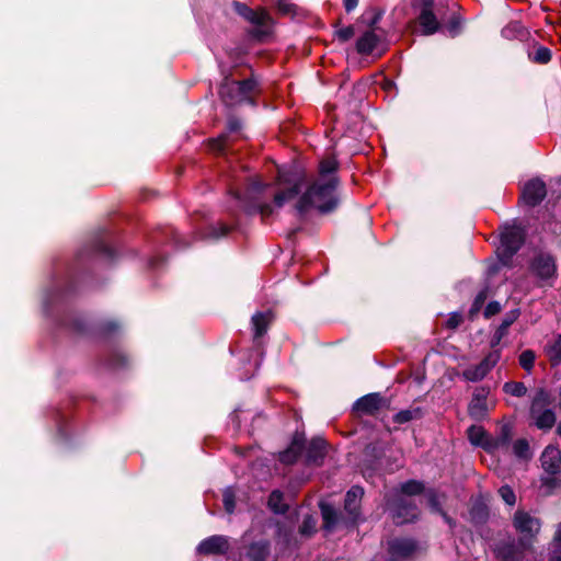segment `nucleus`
I'll use <instances>...</instances> for the list:
<instances>
[{
    "mask_svg": "<svg viewBox=\"0 0 561 561\" xmlns=\"http://www.w3.org/2000/svg\"><path fill=\"white\" fill-rule=\"evenodd\" d=\"M340 182L339 176H330L325 182L320 180L311 182L294 205L298 218L304 220L311 209H316L321 216L336 211L341 205V198L336 192Z\"/></svg>",
    "mask_w": 561,
    "mask_h": 561,
    "instance_id": "nucleus-1",
    "label": "nucleus"
},
{
    "mask_svg": "<svg viewBox=\"0 0 561 561\" xmlns=\"http://www.w3.org/2000/svg\"><path fill=\"white\" fill-rule=\"evenodd\" d=\"M328 454V443L321 436H314L309 442L305 432L296 431L288 446L278 453L277 460L285 466L295 465L304 456L307 467H321Z\"/></svg>",
    "mask_w": 561,
    "mask_h": 561,
    "instance_id": "nucleus-2",
    "label": "nucleus"
},
{
    "mask_svg": "<svg viewBox=\"0 0 561 561\" xmlns=\"http://www.w3.org/2000/svg\"><path fill=\"white\" fill-rule=\"evenodd\" d=\"M57 321L59 327L72 333L93 335L101 339H108L121 329V324L116 320H102L90 327L82 316L72 311L65 313Z\"/></svg>",
    "mask_w": 561,
    "mask_h": 561,
    "instance_id": "nucleus-3",
    "label": "nucleus"
},
{
    "mask_svg": "<svg viewBox=\"0 0 561 561\" xmlns=\"http://www.w3.org/2000/svg\"><path fill=\"white\" fill-rule=\"evenodd\" d=\"M232 8L238 15L253 25L245 31L250 39L256 43H265L272 36L273 19L265 9L254 10L237 0L232 2Z\"/></svg>",
    "mask_w": 561,
    "mask_h": 561,
    "instance_id": "nucleus-4",
    "label": "nucleus"
},
{
    "mask_svg": "<svg viewBox=\"0 0 561 561\" xmlns=\"http://www.w3.org/2000/svg\"><path fill=\"white\" fill-rule=\"evenodd\" d=\"M526 242V230L522 226H505L500 233V244L495 253L499 263L505 267L513 266V259Z\"/></svg>",
    "mask_w": 561,
    "mask_h": 561,
    "instance_id": "nucleus-5",
    "label": "nucleus"
},
{
    "mask_svg": "<svg viewBox=\"0 0 561 561\" xmlns=\"http://www.w3.org/2000/svg\"><path fill=\"white\" fill-rule=\"evenodd\" d=\"M528 270L540 287H553L558 277V264L553 254L539 252L533 256Z\"/></svg>",
    "mask_w": 561,
    "mask_h": 561,
    "instance_id": "nucleus-6",
    "label": "nucleus"
},
{
    "mask_svg": "<svg viewBox=\"0 0 561 561\" xmlns=\"http://www.w3.org/2000/svg\"><path fill=\"white\" fill-rule=\"evenodd\" d=\"M387 510L396 525L415 523L420 517V508L415 501L402 495L388 499Z\"/></svg>",
    "mask_w": 561,
    "mask_h": 561,
    "instance_id": "nucleus-7",
    "label": "nucleus"
},
{
    "mask_svg": "<svg viewBox=\"0 0 561 561\" xmlns=\"http://www.w3.org/2000/svg\"><path fill=\"white\" fill-rule=\"evenodd\" d=\"M411 7L419 11L417 23L422 35L431 36L442 31L443 26L434 12L435 0H411Z\"/></svg>",
    "mask_w": 561,
    "mask_h": 561,
    "instance_id": "nucleus-8",
    "label": "nucleus"
},
{
    "mask_svg": "<svg viewBox=\"0 0 561 561\" xmlns=\"http://www.w3.org/2000/svg\"><path fill=\"white\" fill-rule=\"evenodd\" d=\"M531 547H524L520 540L511 535L497 539L493 546L492 551L497 561H523L525 552Z\"/></svg>",
    "mask_w": 561,
    "mask_h": 561,
    "instance_id": "nucleus-9",
    "label": "nucleus"
},
{
    "mask_svg": "<svg viewBox=\"0 0 561 561\" xmlns=\"http://www.w3.org/2000/svg\"><path fill=\"white\" fill-rule=\"evenodd\" d=\"M363 496L364 489L360 485L351 486L344 496L343 510L346 516L343 519V525L347 528L355 527L365 520L362 516Z\"/></svg>",
    "mask_w": 561,
    "mask_h": 561,
    "instance_id": "nucleus-10",
    "label": "nucleus"
},
{
    "mask_svg": "<svg viewBox=\"0 0 561 561\" xmlns=\"http://www.w3.org/2000/svg\"><path fill=\"white\" fill-rule=\"evenodd\" d=\"M513 526L520 535L519 540L524 547H533L534 540L540 530L539 519L525 511H516L513 517Z\"/></svg>",
    "mask_w": 561,
    "mask_h": 561,
    "instance_id": "nucleus-11",
    "label": "nucleus"
},
{
    "mask_svg": "<svg viewBox=\"0 0 561 561\" xmlns=\"http://www.w3.org/2000/svg\"><path fill=\"white\" fill-rule=\"evenodd\" d=\"M271 553V543L265 539L238 547L231 553L232 561H266Z\"/></svg>",
    "mask_w": 561,
    "mask_h": 561,
    "instance_id": "nucleus-12",
    "label": "nucleus"
},
{
    "mask_svg": "<svg viewBox=\"0 0 561 561\" xmlns=\"http://www.w3.org/2000/svg\"><path fill=\"white\" fill-rule=\"evenodd\" d=\"M390 400L380 392H370L358 398L353 404V411L358 415L374 416L380 410L389 408Z\"/></svg>",
    "mask_w": 561,
    "mask_h": 561,
    "instance_id": "nucleus-13",
    "label": "nucleus"
},
{
    "mask_svg": "<svg viewBox=\"0 0 561 561\" xmlns=\"http://www.w3.org/2000/svg\"><path fill=\"white\" fill-rule=\"evenodd\" d=\"M547 197V185L540 178L528 180L520 192L519 203L535 208Z\"/></svg>",
    "mask_w": 561,
    "mask_h": 561,
    "instance_id": "nucleus-14",
    "label": "nucleus"
},
{
    "mask_svg": "<svg viewBox=\"0 0 561 561\" xmlns=\"http://www.w3.org/2000/svg\"><path fill=\"white\" fill-rule=\"evenodd\" d=\"M110 233L102 231L89 245L81 249L78 253V261H82L85 256L104 255L108 260L113 261L116 256L115 250L108 244Z\"/></svg>",
    "mask_w": 561,
    "mask_h": 561,
    "instance_id": "nucleus-15",
    "label": "nucleus"
},
{
    "mask_svg": "<svg viewBox=\"0 0 561 561\" xmlns=\"http://www.w3.org/2000/svg\"><path fill=\"white\" fill-rule=\"evenodd\" d=\"M501 358V351H491L478 365L470 366L463 370L462 376L466 380L477 382L482 380Z\"/></svg>",
    "mask_w": 561,
    "mask_h": 561,
    "instance_id": "nucleus-16",
    "label": "nucleus"
},
{
    "mask_svg": "<svg viewBox=\"0 0 561 561\" xmlns=\"http://www.w3.org/2000/svg\"><path fill=\"white\" fill-rule=\"evenodd\" d=\"M230 548L229 539L224 535H213L203 539L196 547L199 556H225Z\"/></svg>",
    "mask_w": 561,
    "mask_h": 561,
    "instance_id": "nucleus-17",
    "label": "nucleus"
},
{
    "mask_svg": "<svg viewBox=\"0 0 561 561\" xmlns=\"http://www.w3.org/2000/svg\"><path fill=\"white\" fill-rule=\"evenodd\" d=\"M220 73L224 77L218 89V94L221 101L229 106L241 104L242 101L238 93V88L232 79L233 72L231 70H227L225 66L220 65Z\"/></svg>",
    "mask_w": 561,
    "mask_h": 561,
    "instance_id": "nucleus-18",
    "label": "nucleus"
},
{
    "mask_svg": "<svg viewBox=\"0 0 561 561\" xmlns=\"http://www.w3.org/2000/svg\"><path fill=\"white\" fill-rule=\"evenodd\" d=\"M242 128V122L237 116H229L227 121V133L220 134L216 138L208 140L209 149L218 154H224L227 150L229 134L238 133Z\"/></svg>",
    "mask_w": 561,
    "mask_h": 561,
    "instance_id": "nucleus-19",
    "label": "nucleus"
},
{
    "mask_svg": "<svg viewBox=\"0 0 561 561\" xmlns=\"http://www.w3.org/2000/svg\"><path fill=\"white\" fill-rule=\"evenodd\" d=\"M234 197L241 202L243 211L250 217L260 215L265 222L266 218L273 215V207L267 203H260L259 198L243 197L239 193L234 194Z\"/></svg>",
    "mask_w": 561,
    "mask_h": 561,
    "instance_id": "nucleus-20",
    "label": "nucleus"
},
{
    "mask_svg": "<svg viewBox=\"0 0 561 561\" xmlns=\"http://www.w3.org/2000/svg\"><path fill=\"white\" fill-rule=\"evenodd\" d=\"M76 289V280L71 278L64 286L55 287L48 291L44 300L46 311L49 312L55 305L64 302L69 296L75 294Z\"/></svg>",
    "mask_w": 561,
    "mask_h": 561,
    "instance_id": "nucleus-21",
    "label": "nucleus"
},
{
    "mask_svg": "<svg viewBox=\"0 0 561 561\" xmlns=\"http://www.w3.org/2000/svg\"><path fill=\"white\" fill-rule=\"evenodd\" d=\"M540 460L545 472L549 476L561 473V449L558 447L547 446L541 454Z\"/></svg>",
    "mask_w": 561,
    "mask_h": 561,
    "instance_id": "nucleus-22",
    "label": "nucleus"
},
{
    "mask_svg": "<svg viewBox=\"0 0 561 561\" xmlns=\"http://www.w3.org/2000/svg\"><path fill=\"white\" fill-rule=\"evenodd\" d=\"M319 508L322 516V528L328 533H332L339 524H343V516L332 504L321 501Z\"/></svg>",
    "mask_w": 561,
    "mask_h": 561,
    "instance_id": "nucleus-23",
    "label": "nucleus"
},
{
    "mask_svg": "<svg viewBox=\"0 0 561 561\" xmlns=\"http://www.w3.org/2000/svg\"><path fill=\"white\" fill-rule=\"evenodd\" d=\"M273 322V313L271 311L255 312L251 318L253 329V342L260 344L261 339L267 333Z\"/></svg>",
    "mask_w": 561,
    "mask_h": 561,
    "instance_id": "nucleus-24",
    "label": "nucleus"
},
{
    "mask_svg": "<svg viewBox=\"0 0 561 561\" xmlns=\"http://www.w3.org/2000/svg\"><path fill=\"white\" fill-rule=\"evenodd\" d=\"M513 437V427L511 424L505 423L502 424L499 433L495 436L490 435V440L488 447L490 449V454H494L495 451L508 448Z\"/></svg>",
    "mask_w": 561,
    "mask_h": 561,
    "instance_id": "nucleus-25",
    "label": "nucleus"
},
{
    "mask_svg": "<svg viewBox=\"0 0 561 561\" xmlns=\"http://www.w3.org/2000/svg\"><path fill=\"white\" fill-rule=\"evenodd\" d=\"M519 316L520 310L518 308L512 309L505 313L501 324L497 327L490 341L491 348L497 350L496 347L501 343L502 339L506 336L508 328L518 319Z\"/></svg>",
    "mask_w": 561,
    "mask_h": 561,
    "instance_id": "nucleus-26",
    "label": "nucleus"
},
{
    "mask_svg": "<svg viewBox=\"0 0 561 561\" xmlns=\"http://www.w3.org/2000/svg\"><path fill=\"white\" fill-rule=\"evenodd\" d=\"M490 518V510L483 499L474 500L469 507V520L474 526L486 524Z\"/></svg>",
    "mask_w": 561,
    "mask_h": 561,
    "instance_id": "nucleus-27",
    "label": "nucleus"
},
{
    "mask_svg": "<svg viewBox=\"0 0 561 561\" xmlns=\"http://www.w3.org/2000/svg\"><path fill=\"white\" fill-rule=\"evenodd\" d=\"M381 38L374 31H365L362 36L356 41V51L362 56L371 55L374 49L378 46Z\"/></svg>",
    "mask_w": 561,
    "mask_h": 561,
    "instance_id": "nucleus-28",
    "label": "nucleus"
},
{
    "mask_svg": "<svg viewBox=\"0 0 561 561\" xmlns=\"http://www.w3.org/2000/svg\"><path fill=\"white\" fill-rule=\"evenodd\" d=\"M468 415L474 421H483L488 417L486 396L474 393L468 404Z\"/></svg>",
    "mask_w": 561,
    "mask_h": 561,
    "instance_id": "nucleus-29",
    "label": "nucleus"
},
{
    "mask_svg": "<svg viewBox=\"0 0 561 561\" xmlns=\"http://www.w3.org/2000/svg\"><path fill=\"white\" fill-rule=\"evenodd\" d=\"M467 438L472 446L480 447L488 454H490V449L488 447L490 440V434L484 430L481 425H470L467 431Z\"/></svg>",
    "mask_w": 561,
    "mask_h": 561,
    "instance_id": "nucleus-30",
    "label": "nucleus"
},
{
    "mask_svg": "<svg viewBox=\"0 0 561 561\" xmlns=\"http://www.w3.org/2000/svg\"><path fill=\"white\" fill-rule=\"evenodd\" d=\"M153 238L157 242H170L179 250L188 247V243L184 241L173 227L168 226L159 229Z\"/></svg>",
    "mask_w": 561,
    "mask_h": 561,
    "instance_id": "nucleus-31",
    "label": "nucleus"
},
{
    "mask_svg": "<svg viewBox=\"0 0 561 561\" xmlns=\"http://www.w3.org/2000/svg\"><path fill=\"white\" fill-rule=\"evenodd\" d=\"M389 550L393 556L401 558L410 557L416 550V542L413 539H396L390 546Z\"/></svg>",
    "mask_w": 561,
    "mask_h": 561,
    "instance_id": "nucleus-32",
    "label": "nucleus"
},
{
    "mask_svg": "<svg viewBox=\"0 0 561 561\" xmlns=\"http://www.w3.org/2000/svg\"><path fill=\"white\" fill-rule=\"evenodd\" d=\"M277 181L282 185L291 186L299 183V187H304L306 184V174L295 168L288 171L278 170Z\"/></svg>",
    "mask_w": 561,
    "mask_h": 561,
    "instance_id": "nucleus-33",
    "label": "nucleus"
},
{
    "mask_svg": "<svg viewBox=\"0 0 561 561\" xmlns=\"http://www.w3.org/2000/svg\"><path fill=\"white\" fill-rule=\"evenodd\" d=\"M266 505L276 515H285L289 511V505L284 502V493L278 489L270 493Z\"/></svg>",
    "mask_w": 561,
    "mask_h": 561,
    "instance_id": "nucleus-34",
    "label": "nucleus"
},
{
    "mask_svg": "<svg viewBox=\"0 0 561 561\" xmlns=\"http://www.w3.org/2000/svg\"><path fill=\"white\" fill-rule=\"evenodd\" d=\"M232 229L231 226L221 221L216 225H209L203 232V239L218 241L220 238L227 237Z\"/></svg>",
    "mask_w": 561,
    "mask_h": 561,
    "instance_id": "nucleus-35",
    "label": "nucleus"
},
{
    "mask_svg": "<svg viewBox=\"0 0 561 561\" xmlns=\"http://www.w3.org/2000/svg\"><path fill=\"white\" fill-rule=\"evenodd\" d=\"M425 415V410L421 407H411L405 410H401L392 416L396 424H405L413 420H421Z\"/></svg>",
    "mask_w": 561,
    "mask_h": 561,
    "instance_id": "nucleus-36",
    "label": "nucleus"
},
{
    "mask_svg": "<svg viewBox=\"0 0 561 561\" xmlns=\"http://www.w3.org/2000/svg\"><path fill=\"white\" fill-rule=\"evenodd\" d=\"M105 363L112 369H125L129 367L130 359L125 352L114 348L107 355Z\"/></svg>",
    "mask_w": 561,
    "mask_h": 561,
    "instance_id": "nucleus-37",
    "label": "nucleus"
},
{
    "mask_svg": "<svg viewBox=\"0 0 561 561\" xmlns=\"http://www.w3.org/2000/svg\"><path fill=\"white\" fill-rule=\"evenodd\" d=\"M302 187H299V183H296L291 186H286L285 188L278 191L273 198V202L276 207L280 208L284 206L286 202H289L297 196H300Z\"/></svg>",
    "mask_w": 561,
    "mask_h": 561,
    "instance_id": "nucleus-38",
    "label": "nucleus"
},
{
    "mask_svg": "<svg viewBox=\"0 0 561 561\" xmlns=\"http://www.w3.org/2000/svg\"><path fill=\"white\" fill-rule=\"evenodd\" d=\"M465 22L466 20L460 13L453 12L449 19L447 20L446 24L444 25L447 35L450 38L458 37L463 31Z\"/></svg>",
    "mask_w": 561,
    "mask_h": 561,
    "instance_id": "nucleus-39",
    "label": "nucleus"
},
{
    "mask_svg": "<svg viewBox=\"0 0 561 561\" xmlns=\"http://www.w3.org/2000/svg\"><path fill=\"white\" fill-rule=\"evenodd\" d=\"M528 58L534 64L546 65L552 58V51L550 48L535 44L534 49L528 51Z\"/></svg>",
    "mask_w": 561,
    "mask_h": 561,
    "instance_id": "nucleus-40",
    "label": "nucleus"
},
{
    "mask_svg": "<svg viewBox=\"0 0 561 561\" xmlns=\"http://www.w3.org/2000/svg\"><path fill=\"white\" fill-rule=\"evenodd\" d=\"M535 424L539 430H551L556 424V413L551 409L540 410L535 416Z\"/></svg>",
    "mask_w": 561,
    "mask_h": 561,
    "instance_id": "nucleus-41",
    "label": "nucleus"
},
{
    "mask_svg": "<svg viewBox=\"0 0 561 561\" xmlns=\"http://www.w3.org/2000/svg\"><path fill=\"white\" fill-rule=\"evenodd\" d=\"M550 394L543 388H540L536 391V394L531 401L529 413L530 416H535L540 412L545 407L550 404Z\"/></svg>",
    "mask_w": 561,
    "mask_h": 561,
    "instance_id": "nucleus-42",
    "label": "nucleus"
},
{
    "mask_svg": "<svg viewBox=\"0 0 561 561\" xmlns=\"http://www.w3.org/2000/svg\"><path fill=\"white\" fill-rule=\"evenodd\" d=\"M424 490H425V485L422 481L411 479V480L403 482L400 485V494L399 495L410 499L411 496L422 494L424 492Z\"/></svg>",
    "mask_w": 561,
    "mask_h": 561,
    "instance_id": "nucleus-43",
    "label": "nucleus"
},
{
    "mask_svg": "<svg viewBox=\"0 0 561 561\" xmlns=\"http://www.w3.org/2000/svg\"><path fill=\"white\" fill-rule=\"evenodd\" d=\"M340 169V162L335 156H330L322 159L319 163V174L321 178L335 176L334 173Z\"/></svg>",
    "mask_w": 561,
    "mask_h": 561,
    "instance_id": "nucleus-44",
    "label": "nucleus"
},
{
    "mask_svg": "<svg viewBox=\"0 0 561 561\" xmlns=\"http://www.w3.org/2000/svg\"><path fill=\"white\" fill-rule=\"evenodd\" d=\"M234 83L238 88V93L241 100L247 98L249 94H252L259 87V82L253 75L243 80H234Z\"/></svg>",
    "mask_w": 561,
    "mask_h": 561,
    "instance_id": "nucleus-45",
    "label": "nucleus"
},
{
    "mask_svg": "<svg viewBox=\"0 0 561 561\" xmlns=\"http://www.w3.org/2000/svg\"><path fill=\"white\" fill-rule=\"evenodd\" d=\"M547 356L551 366L556 367L561 364V334H559L551 345L546 348Z\"/></svg>",
    "mask_w": 561,
    "mask_h": 561,
    "instance_id": "nucleus-46",
    "label": "nucleus"
},
{
    "mask_svg": "<svg viewBox=\"0 0 561 561\" xmlns=\"http://www.w3.org/2000/svg\"><path fill=\"white\" fill-rule=\"evenodd\" d=\"M226 55L229 58V60L232 62V66L230 68H227V67H225V68L227 70H231L233 72V69L243 65V58L247 55V50L243 47L238 46V47L226 49Z\"/></svg>",
    "mask_w": 561,
    "mask_h": 561,
    "instance_id": "nucleus-47",
    "label": "nucleus"
},
{
    "mask_svg": "<svg viewBox=\"0 0 561 561\" xmlns=\"http://www.w3.org/2000/svg\"><path fill=\"white\" fill-rule=\"evenodd\" d=\"M267 187V184L263 183L262 181L260 180H252L244 193H243V197H250V198H259L260 199V196L263 194V192L265 191V188Z\"/></svg>",
    "mask_w": 561,
    "mask_h": 561,
    "instance_id": "nucleus-48",
    "label": "nucleus"
},
{
    "mask_svg": "<svg viewBox=\"0 0 561 561\" xmlns=\"http://www.w3.org/2000/svg\"><path fill=\"white\" fill-rule=\"evenodd\" d=\"M488 295H489V287L488 286H484L481 290H479V293L476 295L473 301H472V305L470 307V310H469V318H473L474 314H477L482 306L484 305L486 298H488Z\"/></svg>",
    "mask_w": 561,
    "mask_h": 561,
    "instance_id": "nucleus-49",
    "label": "nucleus"
},
{
    "mask_svg": "<svg viewBox=\"0 0 561 561\" xmlns=\"http://www.w3.org/2000/svg\"><path fill=\"white\" fill-rule=\"evenodd\" d=\"M503 391L513 397L522 398L526 394L527 388L522 381H507L503 386Z\"/></svg>",
    "mask_w": 561,
    "mask_h": 561,
    "instance_id": "nucleus-50",
    "label": "nucleus"
},
{
    "mask_svg": "<svg viewBox=\"0 0 561 561\" xmlns=\"http://www.w3.org/2000/svg\"><path fill=\"white\" fill-rule=\"evenodd\" d=\"M317 522L312 515H306L302 519L301 525L299 526V534L304 537L310 538L317 531L316 529Z\"/></svg>",
    "mask_w": 561,
    "mask_h": 561,
    "instance_id": "nucleus-51",
    "label": "nucleus"
},
{
    "mask_svg": "<svg viewBox=\"0 0 561 561\" xmlns=\"http://www.w3.org/2000/svg\"><path fill=\"white\" fill-rule=\"evenodd\" d=\"M513 451L516 457L520 459H528L530 457L528 440L526 438L517 439L513 445Z\"/></svg>",
    "mask_w": 561,
    "mask_h": 561,
    "instance_id": "nucleus-52",
    "label": "nucleus"
},
{
    "mask_svg": "<svg viewBox=\"0 0 561 561\" xmlns=\"http://www.w3.org/2000/svg\"><path fill=\"white\" fill-rule=\"evenodd\" d=\"M536 355L531 350H525L519 355V365L526 370L530 371L535 365Z\"/></svg>",
    "mask_w": 561,
    "mask_h": 561,
    "instance_id": "nucleus-53",
    "label": "nucleus"
},
{
    "mask_svg": "<svg viewBox=\"0 0 561 561\" xmlns=\"http://www.w3.org/2000/svg\"><path fill=\"white\" fill-rule=\"evenodd\" d=\"M222 503L225 511L228 514H232L236 508V494L232 489L227 488L222 493Z\"/></svg>",
    "mask_w": 561,
    "mask_h": 561,
    "instance_id": "nucleus-54",
    "label": "nucleus"
},
{
    "mask_svg": "<svg viewBox=\"0 0 561 561\" xmlns=\"http://www.w3.org/2000/svg\"><path fill=\"white\" fill-rule=\"evenodd\" d=\"M371 16L366 22L367 26L369 27V31H376L378 28V23L381 21L385 10L380 8H371L370 9Z\"/></svg>",
    "mask_w": 561,
    "mask_h": 561,
    "instance_id": "nucleus-55",
    "label": "nucleus"
},
{
    "mask_svg": "<svg viewBox=\"0 0 561 561\" xmlns=\"http://www.w3.org/2000/svg\"><path fill=\"white\" fill-rule=\"evenodd\" d=\"M499 495L501 496V499L510 506H513L515 505L516 503V495H515V492L514 490L505 484V485H502L500 489H499Z\"/></svg>",
    "mask_w": 561,
    "mask_h": 561,
    "instance_id": "nucleus-56",
    "label": "nucleus"
},
{
    "mask_svg": "<svg viewBox=\"0 0 561 561\" xmlns=\"http://www.w3.org/2000/svg\"><path fill=\"white\" fill-rule=\"evenodd\" d=\"M297 5L295 3L287 2L285 0L276 1V9L282 15H295L297 12Z\"/></svg>",
    "mask_w": 561,
    "mask_h": 561,
    "instance_id": "nucleus-57",
    "label": "nucleus"
},
{
    "mask_svg": "<svg viewBox=\"0 0 561 561\" xmlns=\"http://www.w3.org/2000/svg\"><path fill=\"white\" fill-rule=\"evenodd\" d=\"M355 35V27L353 25H348L335 31V36L341 43L348 42Z\"/></svg>",
    "mask_w": 561,
    "mask_h": 561,
    "instance_id": "nucleus-58",
    "label": "nucleus"
},
{
    "mask_svg": "<svg viewBox=\"0 0 561 561\" xmlns=\"http://www.w3.org/2000/svg\"><path fill=\"white\" fill-rule=\"evenodd\" d=\"M427 502H428V506L430 508L435 512V513H440L443 512V507L440 505V502H439V499L437 496V493L434 491V490H430L428 493H427Z\"/></svg>",
    "mask_w": 561,
    "mask_h": 561,
    "instance_id": "nucleus-59",
    "label": "nucleus"
},
{
    "mask_svg": "<svg viewBox=\"0 0 561 561\" xmlns=\"http://www.w3.org/2000/svg\"><path fill=\"white\" fill-rule=\"evenodd\" d=\"M501 304L496 300L490 301L484 308L483 316L485 319H490L491 317L497 314L501 311Z\"/></svg>",
    "mask_w": 561,
    "mask_h": 561,
    "instance_id": "nucleus-60",
    "label": "nucleus"
},
{
    "mask_svg": "<svg viewBox=\"0 0 561 561\" xmlns=\"http://www.w3.org/2000/svg\"><path fill=\"white\" fill-rule=\"evenodd\" d=\"M462 316L458 312H453L446 321L445 327L450 330L457 329L462 322Z\"/></svg>",
    "mask_w": 561,
    "mask_h": 561,
    "instance_id": "nucleus-61",
    "label": "nucleus"
},
{
    "mask_svg": "<svg viewBox=\"0 0 561 561\" xmlns=\"http://www.w3.org/2000/svg\"><path fill=\"white\" fill-rule=\"evenodd\" d=\"M541 481L545 486H547L551 490L561 486V478L558 477V474L542 478Z\"/></svg>",
    "mask_w": 561,
    "mask_h": 561,
    "instance_id": "nucleus-62",
    "label": "nucleus"
},
{
    "mask_svg": "<svg viewBox=\"0 0 561 561\" xmlns=\"http://www.w3.org/2000/svg\"><path fill=\"white\" fill-rule=\"evenodd\" d=\"M167 261V259L162 255H156V256H152L150 260H149V265L152 267V268H157V267H160L161 265L164 264V262Z\"/></svg>",
    "mask_w": 561,
    "mask_h": 561,
    "instance_id": "nucleus-63",
    "label": "nucleus"
},
{
    "mask_svg": "<svg viewBox=\"0 0 561 561\" xmlns=\"http://www.w3.org/2000/svg\"><path fill=\"white\" fill-rule=\"evenodd\" d=\"M549 561H561V546H552Z\"/></svg>",
    "mask_w": 561,
    "mask_h": 561,
    "instance_id": "nucleus-64",
    "label": "nucleus"
}]
</instances>
